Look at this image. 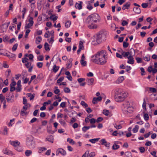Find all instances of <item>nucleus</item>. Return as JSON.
<instances>
[{
  "instance_id": "obj_31",
  "label": "nucleus",
  "mask_w": 157,
  "mask_h": 157,
  "mask_svg": "<svg viewBox=\"0 0 157 157\" xmlns=\"http://www.w3.org/2000/svg\"><path fill=\"white\" fill-rule=\"evenodd\" d=\"M59 67L57 66L56 65L53 66L52 70L55 73H56L57 71L59 70Z\"/></svg>"
},
{
  "instance_id": "obj_58",
  "label": "nucleus",
  "mask_w": 157,
  "mask_h": 157,
  "mask_svg": "<svg viewBox=\"0 0 157 157\" xmlns=\"http://www.w3.org/2000/svg\"><path fill=\"white\" fill-rule=\"evenodd\" d=\"M37 66L39 68L42 67L43 66V63L42 62H38L37 63Z\"/></svg>"
},
{
  "instance_id": "obj_40",
  "label": "nucleus",
  "mask_w": 157,
  "mask_h": 157,
  "mask_svg": "<svg viewBox=\"0 0 157 157\" xmlns=\"http://www.w3.org/2000/svg\"><path fill=\"white\" fill-rule=\"evenodd\" d=\"M90 128V127H89V126H84L82 128V130L84 132H86V131L88 130Z\"/></svg>"
},
{
  "instance_id": "obj_60",
  "label": "nucleus",
  "mask_w": 157,
  "mask_h": 157,
  "mask_svg": "<svg viewBox=\"0 0 157 157\" xmlns=\"http://www.w3.org/2000/svg\"><path fill=\"white\" fill-rule=\"evenodd\" d=\"M18 45V44L17 43L14 45L12 48V50L13 51H15L17 49Z\"/></svg>"
},
{
  "instance_id": "obj_41",
  "label": "nucleus",
  "mask_w": 157,
  "mask_h": 157,
  "mask_svg": "<svg viewBox=\"0 0 157 157\" xmlns=\"http://www.w3.org/2000/svg\"><path fill=\"white\" fill-rule=\"evenodd\" d=\"M9 37L8 36L6 35H5L3 37V41L4 42H6L9 39Z\"/></svg>"
},
{
  "instance_id": "obj_63",
  "label": "nucleus",
  "mask_w": 157,
  "mask_h": 157,
  "mask_svg": "<svg viewBox=\"0 0 157 157\" xmlns=\"http://www.w3.org/2000/svg\"><path fill=\"white\" fill-rule=\"evenodd\" d=\"M89 121L90 122V123L91 124H93V123H95L96 121V120L94 118H92L90 119Z\"/></svg>"
},
{
  "instance_id": "obj_53",
  "label": "nucleus",
  "mask_w": 157,
  "mask_h": 157,
  "mask_svg": "<svg viewBox=\"0 0 157 157\" xmlns=\"http://www.w3.org/2000/svg\"><path fill=\"white\" fill-rule=\"evenodd\" d=\"M149 89L150 91L153 93H155L157 91L156 89L154 88L149 87Z\"/></svg>"
},
{
  "instance_id": "obj_11",
  "label": "nucleus",
  "mask_w": 157,
  "mask_h": 157,
  "mask_svg": "<svg viewBox=\"0 0 157 157\" xmlns=\"http://www.w3.org/2000/svg\"><path fill=\"white\" fill-rule=\"evenodd\" d=\"M59 153H61L63 155H65L66 154V153L65 150L61 148H59L56 151V154L57 155H58Z\"/></svg>"
},
{
  "instance_id": "obj_35",
  "label": "nucleus",
  "mask_w": 157,
  "mask_h": 157,
  "mask_svg": "<svg viewBox=\"0 0 157 157\" xmlns=\"http://www.w3.org/2000/svg\"><path fill=\"white\" fill-rule=\"evenodd\" d=\"M99 139V138L93 139H90L89 141L92 143H95L96 142L98 141Z\"/></svg>"
},
{
  "instance_id": "obj_30",
  "label": "nucleus",
  "mask_w": 157,
  "mask_h": 157,
  "mask_svg": "<svg viewBox=\"0 0 157 157\" xmlns=\"http://www.w3.org/2000/svg\"><path fill=\"white\" fill-rule=\"evenodd\" d=\"M49 18L52 20L54 21H56L58 17L57 16H55L54 14H52L50 16Z\"/></svg>"
},
{
  "instance_id": "obj_27",
  "label": "nucleus",
  "mask_w": 157,
  "mask_h": 157,
  "mask_svg": "<svg viewBox=\"0 0 157 157\" xmlns=\"http://www.w3.org/2000/svg\"><path fill=\"white\" fill-rule=\"evenodd\" d=\"M133 10L137 14H139L141 12L140 8L138 7H134L133 9Z\"/></svg>"
},
{
  "instance_id": "obj_3",
  "label": "nucleus",
  "mask_w": 157,
  "mask_h": 157,
  "mask_svg": "<svg viewBox=\"0 0 157 157\" xmlns=\"http://www.w3.org/2000/svg\"><path fill=\"white\" fill-rule=\"evenodd\" d=\"M127 96V94L126 93L117 96H114V98L115 101L116 102H120L124 101Z\"/></svg>"
},
{
  "instance_id": "obj_2",
  "label": "nucleus",
  "mask_w": 157,
  "mask_h": 157,
  "mask_svg": "<svg viewBox=\"0 0 157 157\" xmlns=\"http://www.w3.org/2000/svg\"><path fill=\"white\" fill-rule=\"evenodd\" d=\"M121 108L123 113L125 114L131 113L133 109L132 107L130 106V104L128 101L124 102L122 104Z\"/></svg>"
},
{
  "instance_id": "obj_34",
  "label": "nucleus",
  "mask_w": 157,
  "mask_h": 157,
  "mask_svg": "<svg viewBox=\"0 0 157 157\" xmlns=\"http://www.w3.org/2000/svg\"><path fill=\"white\" fill-rule=\"evenodd\" d=\"M78 48L82 50L84 49V47L83 45V43L82 41H80L78 45Z\"/></svg>"
},
{
  "instance_id": "obj_17",
  "label": "nucleus",
  "mask_w": 157,
  "mask_h": 157,
  "mask_svg": "<svg viewBox=\"0 0 157 157\" xmlns=\"http://www.w3.org/2000/svg\"><path fill=\"white\" fill-rule=\"evenodd\" d=\"M79 3L76 2L75 5V7L76 9H78V10H81L82 8V1H78Z\"/></svg>"
},
{
  "instance_id": "obj_39",
  "label": "nucleus",
  "mask_w": 157,
  "mask_h": 157,
  "mask_svg": "<svg viewBox=\"0 0 157 157\" xmlns=\"http://www.w3.org/2000/svg\"><path fill=\"white\" fill-rule=\"evenodd\" d=\"M71 22L70 21H67L65 23V26L66 28L69 27L71 24Z\"/></svg>"
},
{
  "instance_id": "obj_50",
  "label": "nucleus",
  "mask_w": 157,
  "mask_h": 157,
  "mask_svg": "<svg viewBox=\"0 0 157 157\" xmlns=\"http://www.w3.org/2000/svg\"><path fill=\"white\" fill-rule=\"evenodd\" d=\"M81 105L83 106H84V107L85 108H86L88 106V105L87 104H86V103H85L84 101H82L81 102Z\"/></svg>"
},
{
  "instance_id": "obj_15",
  "label": "nucleus",
  "mask_w": 157,
  "mask_h": 157,
  "mask_svg": "<svg viewBox=\"0 0 157 157\" xmlns=\"http://www.w3.org/2000/svg\"><path fill=\"white\" fill-rule=\"evenodd\" d=\"M101 100L102 97L101 96H99L97 98L94 97L93 98L92 103L94 104H96L97 103L98 101H100Z\"/></svg>"
},
{
  "instance_id": "obj_32",
  "label": "nucleus",
  "mask_w": 157,
  "mask_h": 157,
  "mask_svg": "<svg viewBox=\"0 0 157 157\" xmlns=\"http://www.w3.org/2000/svg\"><path fill=\"white\" fill-rule=\"evenodd\" d=\"M44 46V48L46 51H49L50 50V48L49 47V44L47 43H45Z\"/></svg>"
},
{
  "instance_id": "obj_48",
  "label": "nucleus",
  "mask_w": 157,
  "mask_h": 157,
  "mask_svg": "<svg viewBox=\"0 0 157 157\" xmlns=\"http://www.w3.org/2000/svg\"><path fill=\"white\" fill-rule=\"evenodd\" d=\"M64 91L66 93H70L71 90L68 87H65L64 88Z\"/></svg>"
},
{
  "instance_id": "obj_52",
  "label": "nucleus",
  "mask_w": 157,
  "mask_h": 157,
  "mask_svg": "<svg viewBox=\"0 0 157 157\" xmlns=\"http://www.w3.org/2000/svg\"><path fill=\"white\" fill-rule=\"evenodd\" d=\"M109 111L108 110L104 109L103 110V114H104L105 116H108L109 115Z\"/></svg>"
},
{
  "instance_id": "obj_9",
  "label": "nucleus",
  "mask_w": 157,
  "mask_h": 157,
  "mask_svg": "<svg viewBox=\"0 0 157 157\" xmlns=\"http://www.w3.org/2000/svg\"><path fill=\"white\" fill-rule=\"evenodd\" d=\"M100 142L101 143V144L103 145H105L106 147L108 148V149L109 148L110 146V143H108L104 139H102Z\"/></svg>"
},
{
  "instance_id": "obj_8",
  "label": "nucleus",
  "mask_w": 157,
  "mask_h": 157,
  "mask_svg": "<svg viewBox=\"0 0 157 157\" xmlns=\"http://www.w3.org/2000/svg\"><path fill=\"white\" fill-rule=\"evenodd\" d=\"M9 94V96H7L6 100L8 103H12L14 101V96L12 94L10 93Z\"/></svg>"
},
{
  "instance_id": "obj_26",
  "label": "nucleus",
  "mask_w": 157,
  "mask_h": 157,
  "mask_svg": "<svg viewBox=\"0 0 157 157\" xmlns=\"http://www.w3.org/2000/svg\"><path fill=\"white\" fill-rule=\"evenodd\" d=\"M3 152L4 154L8 155L12 154V152L6 148L5 150H3Z\"/></svg>"
},
{
  "instance_id": "obj_6",
  "label": "nucleus",
  "mask_w": 157,
  "mask_h": 157,
  "mask_svg": "<svg viewBox=\"0 0 157 157\" xmlns=\"http://www.w3.org/2000/svg\"><path fill=\"white\" fill-rule=\"evenodd\" d=\"M91 16L93 18V21L94 22L96 23L97 21L99 22L100 17L98 14L94 13L91 14Z\"/></svg>"
},
{
  "instance_id": "obj_23",
  "label": "nucleus",
  "mask_w": 157,
  "mask_h": 157,
  "mask_svg": "<svg viewBox=\"0 0 157 157\" xmlns=\"http://www.w3.org/2000/svg\"><path fill=\"white\" fill-rule=\"evenodd\" d=\"M46 140L51 143H53V137L52 135H51L48 136L46 138Z\"/></svg>"
},
{
  "instance_id": "obj_64",
  "label": "nucleus",
  "mask_w": 157,
  "mask_h": 157,
  "mask_svg": "<svg viewBox=\"0 0 157 157\" xmlns=\"http://www.w3.org/2000/svg\"><path fill=\"white\" fill-rule=\"evenodd\" d=\"M148 5L147 3H143L141 5L142 7L144 8L147 7Z\"/></svg>"
},
{
  "instance_id": "obj_13",
  "label": "nucleus",
  "mask_w": 157,
  "mask_h": 157,
  "mask_svg": "<svg viewBox=\"0 0 157 157\" xmlns=\"http://www.w3.org/2000/svg\"><path fill=\"white\" fill-rule=\"evenodd\" d=\"M128 60L127 61V63L131 64H133L134 63V58L133 57L131 56V54L127 57Z\"/></svg>"
},
{
  "instance_id": "obj_7",
  "label": "nucleus",
  "mask_w": 157,
  "mask_h": 157,
  "mask_svg": "<svg viewBox=\"0 0 157 157\" xmlns=\"http://www.w3.org/2000/svg\"><path fill=\"white\" fill-rule=\"evenodd\" d=\"M11 144L14 146L15 148V149L19 151H21L20 147L19 146L20 144V142L18 141H12L10 142Z\"/></svg>"
},
{
  "instance_id": "obj_16",
  "label": "nucleus",
  "mask_w": 157,
  "mask_h": 157,
  "mask_svg": "<svg viewBox=\"0 0 157 157\" xmlns=\"http://www.w3.org/2000/svg\"><path fill=\"white\" fill-rule=\"evenodd\" d=\"M17 87L16 88V90L17 92H20L21 89V81L19 80L17 83Z\"/></svg>"
},
{
  "instance_id": "obj_43",
  "label": "nucleus",
  "mask_w": 157,
  "mask_h": 157,
  "mask_svg": "<svg viewBox=\"0 0 157 157\" xmlns=\"http://www.w3.org/2000/svg\"><path fill=\"white\" fill-rule=\"evenodd\" d=\"M119 148V146L117 144H114L112 146V149L113 150H117Z\"/></svg>"
},
{
  "instance_id": "obj_21",
  "label": "nucleus",
  "mask_w": 157,
  "mask_h": 157,
  "mask_svg": "<svg viewBox=\"0 0 157 157\" xmlns=\"http://www.w3.org/2000/svg\"><path fill=\"white\" fill-rule=\"evenodd\" d=\"M34 141V138L32 135H28L26 139V143Z\"/></svg>"
},
{
  "instance_id": "obj_36",
  "label": "nucleus",
  "mask_w": 157,
  "mask_h": 157,
  "mask_svg": "<svg viewBox=\"0 0 157 157\" xmlns=\"http://www.w3.org/2000/svg\"><path fill=\"white\" fill-rule=\"evenodd\" d=\"M130 54L129 52H123L122 53V55L124 57H128V55Z\"/></svg>"
},
{
  "instance_id": "obj_49",
  "label": "nucleus",
  "mask_w": 157,
  "mask_h": 157,
  "mask_svg": "<svg viewBox=\"0 0 157 157\" xmlns=\"http://www.w3.org/2000/svg\"><path fill=\"white\" fill-rule=\"evenodd\" d=\"M29 59L26 57L23 58L22 59V62L23 63H25L28 62Z\"/></svg>"
},
{
  "instance_id": "obj_29",
  "label": "nucleus",
  "mask_w": 157,
  "mask_h": 157,
  "mask_svg": "<svg viewBox=\"0 0 157 157\" xmlns=\"http://www.w3.org/2000/svg\"><path fill=\"white\" fill-rule=\"evenodd\" d=\"M42 40V38L40 36H39L36 38V43L38 44H39Z\"/></svg>"
},
{
  "instance_id": "obj_22",
  "label": "nucleus",
  "mask_w": 157,
  "mask_h": 157,
  "mask_svg": "<svg viewBox=\"0 0 157 157\" xmlns=\"http://www.w3.org/2000/svg\"><path fill=\"white\" fill-rule=\"evenodd\" d=\"M99 36L100 37V39L102 40V41L103 40H104L105 37V35L103 33V31H101L98 33Z\"/></svg>"
},
{
  "instance_id": "obj_1",
  "label": "nucleus",
  "mask_w": 157,
  "mask_h": 157,
  "mask_svg": "<svg viewBox=\"0 0 157 157\" xmlns=\"http://www.w3.org/2000/svg\"><path fill=\"white\" fill-rule=\"evenodd\" d=\"M106 51L102 50L91 57V60L94 63L100 65L105 64L106 62L107 57H106Z\"/></svg>"
},
{
  "instance_id": "obj_45",
  "label": "nucleus",
  "mask_w": 157,
  "mask_h": 157,
  "mask_svg": "<svg viewBox=\"0 0 157 157\" xmlns=\"http://www.w3.org/2000/svg\"><path fill=\"white\" fill-rule=\"evenodd\" d=\"M144 118L145 121H148L149 119V116L148 114L147 113H144Z\"/></svg>"
},
{
  "instance_id": "obj_55",
  "label": "nucleus",
  "mask_w": 157,
  "mask_h": 157,
  "mask_svg": "<svg viewBox=\"0 0 157 157\" xmlns=\"http://www.w3.org/2000/svg\"><path fill=\"white\" fill-rule=\"evenodd\" d=\"M64 79V77H62L59 78L57 81V82L58 83H60Z\"/></svg>"
},
{
  "instance_id": "obj_19",
  "label": "nucleus",
  "mask_w": 157,
  "mask_h": 157,
  "mask_svg": "<svg viewBox=\"0 0 157 157\" xmlns=\"http://www.w3.org/2000/svg\"><path fill=\"white\" fill-rule=\"evenodd\" d=\"M130 3L129 2H127L125 4L123 5L122 7V9L123 10H125L126 9H128L130 6Z\"/></svg>"
},
{
  "instance_id": "obj_42",
  "label": "nucleus",
  "mask_w": 157,
  "mask_h": 157,
  "mask_svg": "<svg viewBox=\"0 0 157 157\" xmlns=\"http://www.w3.org/2000/svg\"><path fill=\"white\" fill-rule=\"evenodd\" d=\"M28 63H29L30 67L29 68L28 71L29 72H31L32 71L33 66L31 65V62H28Z\"/></svg>"
},
{
  "instance_id": "obj_44",
  "label": "nucleus",
  "mask_w": 157,
  "mask_h": 157,
  "mask_svg": "<svg viewBox=\"0 0 157 157\" xmlns=\"http://www.w3.org/2000/svg\"><path fill=\"white\" fill-rule=\"evenodd\" d=\"M67 141L70 144H74L75 143L72 139H71L70 138H67Z\"/></svg>"
},
{
  "instance_id": "obj_24",
  "label": "nucleus",
  "mask_w": 157,
  "mask_h": 157,
  "mask_svg": "<svg viewBox=\"0 0 157 157\" xmlns=\"http://www.w3.org/2000/svg\"><path fill=\"white\" fill-rule=\"evenodd\" d=\"M98 26L97 25L92 23L90 25H88V27L90 29H96L97 28Z\"/></svg>"
},
{
  "instance_id": "obj_25",
  "label": "nucleus",
  "mask_w": 157,
  "mask_h": 157,
  "mask_svg": "<svg viewBox=\"0 0 157 157\" xmlns=\"http://www.w3.org/2000/svg\"><path fill=\"white\" fill-rule=\"evenodd\" d=\"M124 80V77L123 76L120 77L116 81V82L117 83H120L122 82Z\"/></svg>"
},
{
  "instance_id": "obj_61",
  "label": "nucleus",
  "mask_w": 157,
  "mask_h": 157,
  "mask_svg": "<svg viewBox=\"0 0 157 157\" xmlns=\"http://www.w3.org/2000/svg\"><path fill=\"white\" fill-rule=\"evenodd\" d=\"M139 150L141 153H143L144 152L145 149L144 147H141L139 148Z\"/></svg>"
},
{
  "instance_id": "obj_47",
  "label": "nucleus",
  "mask_w": 157,
  "mask_h": 157,
  "mask_svg": "<svg viewBox=\"0 0 157 157\" xmlns=\"http://www.w3.org/2000/svg\"><path fill=\"white\" fill-rule=\"evenodd\" d=\"M87 8L89 10H90L93 8V7L91 5L90 3H89L86 6Z\"/></svg>"
},
{
  "instance_id": "obj_38",
  "label": "nucleus",
  "mask_w": 157,
  "mask_h": 157,
  "mask_svg": "<svg viewBox=\"0 0 157 157\" xmlns=\"http://www.w3.org/2000/svg\"><path fill=\"white\" fill-rule=\"evenodd\" d=\"M144 60L147 61H149L150 59V56L149 55H147L145 57H144Z\"/></svg>"
},
{
  "instance_id": "obj_56",
  "label": "nucleus",
  "mask_w": 157,
  "mask_h": 157,
  "mask_svg": "<svg viewBox=\"0 0 157 157\" xmlns=\"http://www.w3.org/2000/svg\"><path fill=\"white\" fill-rule=\"evenodd\" d=\"M129 44L125 41H124L123 42V47L124 48H126L128 47Z\"/></svg>"
},
{
  "instance_id": "obj_5",
  "label": "nucleus",
  "mask_w": 157,
  "mask_h": 157,
  "mask_svg": "<svg viewBox=\"0 0 157 157\" xmlns=\"http://www.w3.org/2000/svg\"><path fill=\"white\" fill-rule=\"evenodd\" d=\"M28 17H29L28 21L29 23L28 24H26L25 26V29L30 28L33 24L34 22L33 21V18L32 17H30L29 16Z\"/></svg>"
},
{
  "instance_id": "obj_18",
  "label": "nucleus",
  "mask_w": 157,
  "mask_h": 157,
  "mask_svg": "<svg viewBox=\"0 0 157 157\" xmlns=\"http://www.w3.org/2000/svg\"><path fill=\"white\" fill-rule=\"evenodd\" d=\"M85 22L87 24H90V23H93V18L91 16V15L89 16L86 20Z\"/></svg>"
},
{
  "instance_id": "obj_59",
  "label": "nucleus",
  "mask_w": 157,
  "mask_h": 157,
  "mask_svg": "<svg viewBox=\"0 0 157 157\" xmlns=\"http://www.w3.org/2000/svg\"><path fill=\"white\" fill-rule=\"evenodd\" d=\"M28 57L30 60H31L32 61H33L34 56L33 54H29L28 56Z\"/></svg>"
},
{
  "instance_id": "obj_51",
  "label": "nucleus",
  "mask_w": 157,
  "mask_h": 157,
  "mask_svg": "<svg viewBox=\"0 0 157 157\" xmlns=\"http://www.w3.org/2000/svg\"><path fill=\"white\" fill-rule=\"evenodd\" d=\"M146 103L145 101V99L144 98V102L143 104V107L144 109H145V110H146Z\"/></svg>"
},
{
  "instance_id": "obj_4",
  "label": "nucleus",
  "mask_w": 157,
  "mask_h": 157,
  "mask_svg": "<svg viewBox=\"0 0 157 157\" xmlns=\"http://www.w3.org/2000/svg\"><path fill=\"white\" fill-rule=\"evenodd\" d=\"M114 93V96H117L118 95H121L127 93L123 91L122 89L121 88H117L115 89Z\"/></svg>"
},
{
  "instance_id": "obj_28",
  "label": "nucleus",
  "mask_w": 157,
  "mask_h": 157,
  "mask_svg": "<svg viewBox=\"0 0 157 157\" xmlns=\"http://www.w3.org/2000/svg\"><path fill=\"white\" fill-rule=\"evenodd\" d=\"M86 81L88 83V85H91L94 81V79L93 78H87Z\"/></svg>"
},
{
  "instance_id": "obj_46",
  "label": "nucleus",
  "mask_w": 157,
  "mask_h": 157,
  "mask_svg": "<svg viewBox=\"0 0 157 157\" xmlns=\"http://www.w3.org/2000/svg\"><path fill=\"white\" fill-rule=\"evenodd\" d=\"M80 63L82 66H85L86 64V61H85L84 60H82V59H81Z\"/></svg>"
},
{
  "instance_id": "obj_57",
  "label": "nucleus",
  "mask_w": 157,
  "mask_h": 157,
  "mask_svg": "<svg viewBox=\"0 0 157 157\" xmlns=\"http://www.w3.org/2000/svg\"><path fill=\"white\" fill-rule=\"evenodd\" d=\"M59 122L61 125H63V126H64L66 124L65 122L62 119L59 120Z\"/></svg>"
},
{
  "instance_id": "obj_14",
  "label": "nucleus",
  "mask_w": 157,
  "mask_h": 157,
  "mask_svg": "<svg viewBox=\"0 0 157 157\" xmlns=\"http://www.w3.org/2000/svg\"><path fill=\"white\" fill-rule=\"evenodd\" d=\"M94 40L98 44H100L102 41L100 39V37L97 34L96 35L94 36Z\"/></svg>"
},
{
  "instance_id": "obj_33",
  "label": "nucleus",
  "mask_w": 157,
  "mask_h": 157,
  "mask_svg": "<svg viewBox=\"0 0 157 157\" xmlns=\"http://www.w3.org/2000/svg\"><path fill=\"white\" fill-rule=\"evenodd\" d=\"M32 154V151L31 150H27L25 152V154L27 156H29Z\"/></svg>"
},
{
  "instance_id": "obj_10",
  "label": "nucleus",
  "mask_w": 157,
  "mask_h": 157,
  "mask_svg": "<svg viewBox=\"0 0 157 157\" xmlns=\"http://www.w3.org/2000/svg\"><path fill=\"white\" fill-rule=\"evenodd\" d=\"M26 144L27 147L30 149H33L35 147V141H34L26 143Z\"/></svg>"
},
{
  "instance_id": "obj_54",
  "label": "nucleus",
  "mask_w": 157,
  "mask_h": 157,
  "mask_svg": "<svg viewBox=\"0 0 157 157\" xmlns=\"http://www.w3.org/2000/svg\"><path fill=\"white\" fill-rule=\"evenodd\" d=\"M26 9L25 8H24L23 10L22 11V18L24 19V17L25 14L26 12Z\"/></svg>"
},
{
  "instance_id": "obj_37",
  "label": "nucleus",
  "mask_w": 157,
  "mask_h": 157,
  "mask_svg": "<svg viewBox=\"0 0 157 157\" xmlns=\"http://www.w3.org/2000/svg\"><path fill=\"white\" fill-rule=\"evenodd\" d=\"M139 126L138 125H136L135 128H134L133 129L132 131L134 133H136L138 131L139 129Z\"/></svg>"
},
{
  "instance_id": "obj_62",
  "label": "nucleus",
  "mask_w": 157,
  "mask_h": 157,
  "mask_svg": "<svg viewBox=\"0 0 157 157\" xmlns=\"http://www.w3.org/2000/svg\"><path fill=\"white\" fill-rule=\"evenodd\" d=\"M103 120V118L102 117H100L97 118L96 121L98 123H99L101 121Z\"/></svg>"
},
{
  "instance_id": "obj_20",
  "label": "nucleus",
  "mask_w": 157,
  "mask_h": 157,
  "mask_svg": "<svg viewBox=\"0 0 157 157\" xmlns=\"http://www.w3.org/2000/svg\"><path fill=\"white\" fill-rule=\"evenodd\" d=\"M73 60V59L71 58H70L68 60V61L67 64V68H71L72 66V62Z\"/></svg>"
},
{
  "instance_id": "obj_12",
  "label": "nucleus",
  "mask_w": 157,
  "mask_h": 157,
  "mask_svg": "<svg viewBox=\"0 0 157 157\" xmlns=\"http://www.w3.org/2000/svg\"><path fill=\"white\" fill-rule=\"evenodd\" d=\"M16 83L15 81H13L10 85V90L11 92H13L16 90V88L14 86L16 85Z\"/></svg>"
}]
</instances>
